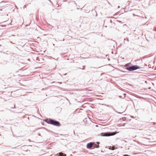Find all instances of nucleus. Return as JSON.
<instances>
[{
	"label": "nucleus",
	"instance_id": "nucleus-21",
	"mask_svg": "<svg viewBox=\"0 0 156 156\" xmlns=\"http://www.w3.org/2000/svg\"><path fill=\"white\" fill-rule=\"evenodd\" d=\"M138 59H137V60H135V61L136 62V61H138Z\"/></svg>",
	"mask_w": 156,
	"mask_h": 156
},
{
	"label": "nucleus",
	"instance_id": "nucleus-25",
	"mask_svg": "<svg viewBox=\"0 0 156 156\" xmlns=\"http://www.w3.org/2000/svg\"><path fill=\"white\" fill-rule=\"evenodd\" d=\"M15 105H14V108H15Z\"/></svg>",
	"mask_w": 156,
	"mask_h": 156
},
{
	"label": "nucleus",
	"instance_id": "nucleus-13",
	"mask_svg": "<svg viewBox=\"0 0 156 156\" xmlns=\"http://www.w3.org/2000/svg\"><path fill=\"white\" fill-rule=\"evenodd\" d=\"M154 30L155 31H156V27H155L154 28Z\"/></svg>",
	"mask_w": 156,
	"mask_h": 156
},
{
	"label": "nucleus",
	"instance_id": "nucleus-27",
	"mask_svg": "<svg viewBox=\"0 0 156 156\" xmlns=\"http://www.w3.org/2000/svg\"><path fill=\"white\" fill-rule=\"evenodd\" d=\"M119 97L121 98V96H119Z\"/></svg>",
	"mask_w": 156,
	"mask_h": 156
},
{
	"label": "nucleus",
	"instance_id": "nucleus-14",
	"mask_svg": "<svg viewBox=\"0 0 156 156\" xmlns=\"http://www.w3.org/2000/svg\"><path fill=\"white\" fill-rule=\"evenodd\" d=\"M96 143L97 144H98V145L100 144V142H97Z\"/></svg>",
	"mask_w": 156,
	"mask_h": 156
},
{
	"label": "nucleus",
	"instance_id": "nucleus-3",
	"mask_svg": "<svg viewBox=\"0 0 156 156\" xmlns=\"http://www.w3.org/2000/svg\"><path fill=\"white\" fill-rule=\"evenodd\" d=\"M112 133H113L110 132L102 133L100 134V135L103 136H109L114 135Z\"/></svg>",
	"mask_w": 156,
	"mask_h": 156
},
{
	"label": "nucleus",
	"instance_id": "nucleus-1",
	"mask_svg": "<svg viewBox=\"0 0 156 156\" xmlns=\"http://www.w3.org/2000/svg\"><path fill=\"white\" fill-rule=\"evenodd\" d=\"M44 121L49 124L57 126H60L61 125L60 123L58 121L52 119H46L44 120Z\"/></svg>",
	"mask_w": 156,
	"mask_h": 156
},
{
	"label": "nucleus",
	"instance_id": "nucleus-12",
	"mask_svg": "<svg viewBox=\"0 0 156 156\" xmlns=\"http://www.w3.org/2000/svg\"><path fill=\"white\" fill-rule=\"evenodd\" d=\"M73 2H74V4L76 6L77 5V4L74 1H73Z\"/></svg>",
	"mask_w": 156,
	"mask_h": 156
},
{
	"label": "nucleus",
	"instance_id": "nucleus-7",
	"mask_svg": "<svg viewBox=\"0 0 156 156\" xmlns=\"http://www.w3.org/2000/svg\"><path fill=\"white\" fill-rule=\"evenodd\" d=\"M93 145L94 147L95 148H98L99 147V146L98 145H97L96 144H95Z\"/></svg>",
	"mask_w": 156,
	"mask_h": 156
},
{
	"label": "nucleus",
	"instance_id": "nucleus-20",
	"mask_svg": "<svg viewBox=\"0 0 156 156\" xmlns=\"http://www.w3.org/2000/svg\"><path fill=\"white\" fill-rule=\"evenodd\" d=\"M66 73H65V74H63V75H66Z\"/></svg>",
	"mask_w": 156,
	"mask_h": 156
},
{
	"label": "nucleus",
	"instance_id": "nucleus-23",
	"mask_svg": "<svg viewBox=\"0 0 156 156\" xmlns=\"http://www.w3.org/2000/svg\"><path fill=\"white\" fill-rule=\"evenodd\" d=\"M156 124V123L154 122V124Z\"/></svg>",
	"mask_w": 156,
	"mask_h": 156
},
{
	"label": "nucleus",
	"instance_id": "nucleus-30",
	"mask_svg": "<svg viewBox=\"0 0 156 156\" xmlns=\"http://www.w3.org/2000/svg\"><path fill=\"white\" fill-rule=\"evenodd\" d=\"M96 126H98L97 125H96Z\"/></svg>",
	"mask_w": 156,
	"mask_h": 156
},
{
	"label": "nucleus",
	"instance_id": "nucleus-2",
	"mask_svg": "<svg viewBox=\"0 0 156 156\" xmlns=\"http://www.w3.org/2000/svg\"><path fill=\"white\" fill-rule=\"evenodd\" d=\"M140 68V67L137 65H132L130 67H127L126 69L129 71H132Z\"/></svg>",
	"mask_w": 156,
	"mask_h": 156
},
{
	"label": "nucleus",
	"instance_id": "nucleus-5",
	"mask_svg": "<svg viewBox=\"0 0 156 156\" xmlns=\"http://www.w3.org/2000/svg\"><path fill=\"white\" fill-rule=\"evenodd\" d=\"M0 4L2 6H4L7 4V2H4L3 1H2L1 3Z\"/></svg>",
	"mask_w": 156,
	"mask_h": 156
},
{
	"label": "nucleus",
	"instance_id": "nucleus-17",
	"mask_svg": "<svg viewBox=\"0 0 156 156\" xmlns=\"http://www.w3.org/2000/svg\"><path fill=\"white\" fill-rule=\"evenodd\" d=\"M83 69H84V68H85L84 67V66H83Z\"/></svg>",
	"mask_w": 156,
	"mask_h": 156
},
{
	"label": "nucleus",
	"instance_id": "nucleus-22",
	"mask_svg": "<svg viewBox=\"0 0 156 156\" xmlns=\"http://www.w3.org/2000/svg\"><path fill=\"white\" fill-rule=\"evenodd\" d=\"M120 6H118V8H120Z\"/></svg>",
	"mask_w": 156,
	"mask_h": 156
},
{
	"label": "nucleus",
	"instance_id": "nucleus-4",
	"mask_svg": "<svg viewBox=\"0 0 156 156\" xmlns=\"http://www.w3.org/2000/svg\"><path fill=\"white\" fill-rule=\"evenodd\" d=\"M93 143L91 142L87 144V148L88 149L91 148L93 146Z\"/></svg>",
	"mask_w": 156,
	"mask_h": 156
},
{
	"label": "nucleus",
	"instance_id": "nucleus-9",
	"mask_svg": "<svg viewBox=\"0 0 156 156\" xmlns=\"http://www.w3.org/2000/svg\"><path fill=\"white\" fill-rule=\"evenodd\" d=\"M66 154L62 153L61 154H60V156H66Z\"/></svg>",
	"mask_w": 156,
	"mask_h": 156
},
{
	"label": "nucleus",
	"instance_id": "nucleus-11",
	"mask_svg": "<svg viewBox=\"0 0 156 156\" xmlns=\"http://www.w3.org/2000/svg\"><path fill=\"white\" fill-rule=\"evenodd\" d=\"M126 39L125 38L124 39V43H125V44H126V43H127V41H126Z\"/></svg>",
	"mask_w": 156,
	"mask_h": 156
},
{
	"label": "nucleus",
	"instance_id": "nucleus-24",
	"mask_svg": "<svg viewBox=\"0 0 156 156\" xmlns=\"http://www.w3.org/2000/svg\"><path fill=\"white\" fill-rule=\"evenodd\" d=\"M60 75H61V76L62 77V75H61V74H60Z\"/></svg>",
	"mask_w": 156,
	"mask_h": 156
},
{
	"label": "nucleus",
	"instance_id": "nucleus-26",
	"mask_svg": "<svg viewBox=\"0 0 156 156\" xmlns=\"http://www.w3.org/2000/svg\"><path fill=\"white\" fill-rule=\"evenodd\" d=\"M49 1H50L51 2V1L50 0H49Z\"/></svg>",
	"mask_w": 156,
	"mask_h": 156
},
{
	"label": "nucleus",
	"instance_id": "nucleus-6",
	"mask_svg": "<svg viewBox=\"0 0 156 156\" xmlns=\"http://www.w3.org/2000/svg\"><path fill=\"white\" fill-rule=\"evenodd\" d=\"M130 63H128L126 64L125 66L124 67H125V69H126V68L128 67H130V66H129L131 64Z\"/></svg>",
	"mask_w": 156,
	"mask_h": 156
},
{
	"label": "nucleus",
	"instance_id": "nucleus-28",
	"mask_svg": "<svg viewBox=\"0 0 156 156\" xmlns=\"http://www.w3.org/2000/svg\"><path fill=\"white\" fill-rule=\"evenodd\" d=\"M79 68V69H80V68Z\"/></svg>",
	"mask_w": 156,
	"mask_h": 156
},
{
	"label": "nucleus",
	"instance_id": "nucleus-10",
	"mask_svg": "<svg viewBox=\"0 0 156 156\" xmlns=\"http://www.w3.org/2000/svg\"><path fill=\"white\" fill-rule=\"evenodd\" d=\"M113 110H114V111H115V112H117V113H119V114H121V113H121V112H117V111H116L114 108H113Z\"/></svg>",
	"mask_w": 156,
	"mask_h": 156
},
{
	"label": "nucleus",
	"instance_id": "nucleus-19",
	"mask_svg": "<svg viewBox=\"0 0 156 156\" xmlns=\"http://www.w3.org/2000/svg\"><path fill=\"white\" fill-rule=\"evenodd\" d=\"M38 59H39V58H38V57H37V58H36V60H38Z\"/></svg>",
	"mask_w": 156,
	"mask_h": 156
},
{
	"label": "nucleus",
	"instance_id": "nucleus-8",
	"mask_svg": "<svg viewBox=\"0 0 156 156\" xmlns=\"http://www.w3.org/2000/svg\"><path fill=\"white\" fill-rule=\"evenodd\" d=\"M109 149L111 150H114L115 149L114 147H110L109 148Z\"/></svg>",
	"mask_w": 156,
	"mask_h": 156
},
{
	"label": "nucleus",
	"instance_id": "nucleus-15",
	"mask_svg": "<svg viewBox=\"0 0 156 156\" xmlns=\"http://www.w3.org/2000/svg\"><path fill=\"white\" fill-rule=\"evenodd\" d=\"M10 42L13 44H15V43H12V42L11 41H10Z\"/></svg>",
	"mask_w": 156,
	"mask_h": 156
},
{
	"label": "nucleus",
	"instance_id": "nucleus-18",
	"mask_svg": "<svg viewBox=\"0 0 156 156\" xmlns=\"http://www.w3.org/2000/svg\"><path fill=\"white\" fill-rule=\"evenodd\" d=\"M58 83H60V84H61V83H62V82H58Z\"/></svg>",
	"mask_w": 156,
	"mask_h": 156
},
{
	"label": "nucleus",
	"instance_id": "nucleus-29",
	"mask_svg": "<svg viewBox=\"0 0 156 156\" xmlns=\"http://www.w3.org/2000/svg\"><path fill=\"white\" fill-rule=\"evenodd\" d=\"M77 9H79V8H77Z\"/></svg>",
	"mask_w": 156,
	"mask_h": 156
},
{
	"label": "nucleus",
	"instance_id": "nucleus-16",
	"mask_svg": "<svg viewBox=\"0 0 156 156\" xmlns=\"http://www.w3.org/2000/svg\"><path fill=\"white\" fill-rule=\"evenodd\" d=\"M127 42H128L129 41V39L128 38L127 39Z\"/></svg>",
	"mask_w": 156,
	"mask_h": 156
}]
</instances>
